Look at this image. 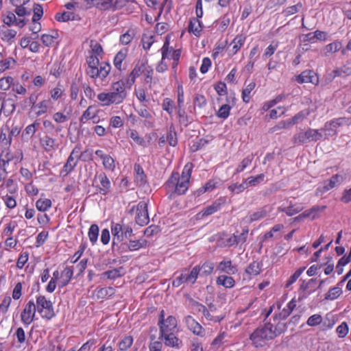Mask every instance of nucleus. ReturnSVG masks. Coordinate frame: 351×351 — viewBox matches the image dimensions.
<instances>
[{
	"mask_svg": "<svg viewBox=\"0 0 351 351\" xmlns=\"http://www.w3.org/2000/svg\"><path fill=\"white\" fill-rule=\"evenodd\" d=\"M265 175L263 174V173L256 176L247 177V179H245L247 187L258 185L259 183H261L265 180Z\"/></svg>",
	"mask_w": 351,
	"mask_h": 351,
	"instance_id": "obj_55",
	"label": "nucleus"
},
{
	"mask_svg": "<svg viewBox=\"0 0 351 351\" xmlns=\"http://www.w3.org/2000/svg\"><path fill=\"white\" fill-rule=\"evenodd\" d=\"M322 136L319 130L308 129L305 132H301L298 134L295 137V143L304 144L308 143V141H317L321 139Z\"/></svg>",
	"mask_w": 351,
	"mask_h": 351,
	"instance_id": "obj_16",
	"label": "nucleus"
},
{
	"mask_svg": "<svg viewBox=\"0 0 351 351\" xmlns=\"http://www.w3.org/2000/svg\"><path fill=\"white\" fill-rule=\"evenodd\" d=\"M56 19L58 22H69V21H77L80 18L78 14L72 12V10H68L63 13H56Z\"/></svg>",
	"mask_w": 351,
	"mask_h": 351,
	"instance_id": "obj_34",
	"label": "nucleus"
},
{
	"mask_svg": "<svg viewBox=\"0 0 351 351\" xmlns=\"http://www.w3.org/2000/svg\"><path fill=\"white\" fill-rule=\"evenodd\" d=\"M232 107L230 105L225 104L222 105L216 113V115L222 118V119H227L230 114Z\"/></svg>",
	"mask_w": 351,
	"mask_h": 351,
	"instance_id": "obj_62",
	"label": "nucleus"
},
{
	"mask_svg": "<svg viewBox=\"0 0 351 351\" xmlns=\"http://www.w3.org/2000/svg\"><path fill=\"white\" fill-rule=\"evenodd\" d=\"M193 168V163L189 162L184 165L181 174L178 171L171 172L165 183V190L171 197L186 194L191 185Z\"/></svg>",
	"mask_w": 351,
	"mask_h": 351,
	"instance_id": "obj_2",
	"label": "nucleus"
},
{
	"mask_svg": "<svg viewBox=\"0 0 351 351\" xmlns=\"http://www.w3.org/2000/svg\"><path fill=\"white\" fill-rule=\"evenodd\" d=\"M343 181V177L341 175H333L330 180L323 182L322 185L317 187L316 190V195H320L324 193L333 189L334 187L338 186Z\"/></svg>",
	"mask_w": 351,
	"mask_h": 351,
	"instance_id": "obj_19",
	"label": "nucleus"
},
{
	"mask_svg": "<svg viewBox=\"0 0 351 351\" xmlns=\"http://www.w3.org/2000/svg\"><path fill=\"white\" fill-rule=\"evenodd\" d=\"M351 121L348 117H341L333 119L329 121H326L324 125V130L327 132L326 134L334 136L337 134L339 127L349 125Z\"/></svg>",
	"mask_w": 351,
	"mask_h": 351,
	"instance_id": "obj_14",
	"label": "nucleus"
},
{
	"mask_svg": "<svg viewBox=\"0 0 351 351\" xmlns=\"http://www.w3.org/2000/svg\"><path fill=\"white\" fill-rule=\"evenodd\" d=\"M263 271V263L259 261H254L246 267L245 272L251 278L252 276H258Z\"/></svg>",
	"mask_w": 351,
	"mask_h": 351,
	"instance_id": "obj_31",
	"label": "nucleus"
},
{
	"mask_svg": "<svg viewBox=\"0 0 351 351\" xmlns=\"http://www.w3.org/2000/svg\"><path fill=\"white\" fill-rule=\"evenodd\" d=\"M39 97V94L36 92L32 93L29 97L23 99L24 106L25 107H30L32 109L35 108Z\"/></svg>",
	"mask_w": 351,
	"mask_h": 351,
	"instance_id": "obj_57",
	"label": "nucleus"
},
{
	"mask_svg": "<svg viewBox=\"0 0 351 351\" xmlns=\"http://www.w3.org/2000/svg\"><path fill=\"white\" fill-rule=\"evenodd\" d=\"M128 48H123L117 52L113 60L115 69L119 70L121 73L125 69L123 64L128 56Z\"/></svg>",
	"mask_w": 351,
	"mask_h": 351,
	"instance_id": "obj_29",
	"label": "nucleus"
},
{
	"mask_svg": "<svg viewBox=\"0 0 351 351\" xmlns=\"http://www.w3.org/2000/svg\"><path fill=\"white\" fill-rule=\"evenodd\" d=\"M12 23H4L0 27V37L3 41H10L15 37L16 31L10 28Z\"/></svg>",
	"mask_w": 351,
	"mask_h": 351,
	"instance_id": "obj_32",
	"label": "nucleus"
},
{
	"mask_svg": "<svg viewBox=\"0 0 351 351\" xmlns=\"http://www.w3.org/2000/svg\"><path fill=\"white\" fill-rule=\"evenodd\" d=\"M144 64L136 65L134 66L129 74L128 78L127 79V85L129 89L132 88L133 84H134L136 79L139 77V76L144 73Z\"/></svg>",
	"mask_w": 351,
	"mask_h": 351,
	"instance_id": "obj_28",
	"label": "nucleus"
},
{
	"mask_svg": "<svg viewBox=\"0 0 351 351\" xmlns=\"http://www.w3.org/2000/svg\"><path fill=\"white\" fill-rule=\"evenodd\" d=\"M147 243V241L145 239H142L141 240L130 241L127 246L130 251H136L145 247Z\"/></svg>",
	"mask_w": 351,
	"mask_h": 351,
	"instance_id": "obj_56",
	"label": "nucleus"
},
{
	"mask_svg": "<svg viewBox=\"0 0 351 351\" xmlns=\"http://www.w3.org/2000/svg\"><path fill=\"white\" fill-rule=\"evenodd\" d=\"M51 98L53 101H58L60 98L62 97L64 95V90L62 89V85L58 84L57 86L51 88L49 92Z\"/></svg>",
	"mask_w": 351,
	"mask_h": 351,
	"instance_id": "obj_63",
	"label": "nucleus"
},
{
	"mask_svg": "<svg viewBox=\"0 0 351 351\" xmlns=\"http://www.w3.org/2000/svg\"><path fill=\"white\" fill-rule=\"evenodd\" d=\"M95 343L96 341L95 339H90L87 340V341L84 343L78 350H76L75 348H72L67 350L66 351H92L93 348L95 345Z\"/></svg>",
	"mask_w": 351,
	"mask_h": 351,
	"instance_id": "obj_64",
	"label": "nucleus"
},
{
	"mask_svg": "<svg viewBox=\"0 0 351 351\" xmlns=\"http://www.w3.org/2000/svg\"><path fill=\"white\" fill-rule=\"evenodd\" d=\"M36 311L39 313L43 319L51 320L56 316L53 303L45 295L36 297Z\"/></svg>",
	"mask_w": 351,
	"mask_h": 351,
	"instance_id": "obj_9",
	"label": "nucleus"
},
{
	"mask_svg": "<svg viewBox=\"0 0 351 351\" xmlns=\"http://www.w3.org/2000/svg\"><path fill=\"white\" fill-rule=\"evenodd\" d=\"M155 36L152 33H144L141 38L143 48L149 50L155 42Z\"/></svg>",
	"mask_w": 351,
	"mask_h": 351,
	"instance_id": "obj_52",
	"label": "nucleus"
},
{
	"mask_svg": "<svg viewBox=\"0 0 351 351\" xmlns=\"http://www.w3.org/2000/svg\"><path fill=\"white\" fill-rule=\"evenodd\" d=\"M60 143L57 138H53L49 134H45L43 137L40 138V145L45 152H54L58 149Z\"/></svg>",
	"mask_w": 351,
	"mask_h": 351,
	"instance_id": "obj_20",
	"label": "nucleus"
},
{
	"mask_svg": "<svg viewBox=\"0 0 351 351\" xmlns=\"http://www.w3.org/2000/svg\"><path fill=\"white\" fill-rule=\"evenodd\" d=\"M127 136L132 139L135 144L138 145H145V141L142 136L140 135L139 132L134 129H129L126 132Z\"/></svg>",
	"mask_w": 351,
	"mask_h": 351,
	"instance_id": "obj_45",
	"label": "nucleus"
},
{
	"mask_svg": "<svg viewBox=\"0 0 351 351\" xmlns=\"http://www.w3.org/2000/svg\"><path fill=\"white\" fill-rule=\"evenodd\" d=\"M5 189H8V191L12 194V193H14L16 191V189L14 186V181L13 180L8 179L5 181H4L2 184L0 185V195L2 194V193H6L5 191Z\"/></svg>",
	"mask_w": 351,
	"mask_h": 351,
	"instance_id": "obj_60",
	"label": "nucleus"
},
{
	"mask_svg": "<svg viewBox=\"0 0 351 351\" xmlns=\"http://www.w3.org/2000/svg\"><path fill=\"white\" fill-rule=\"evenodd\" d=\"M136 3L135 0H114L109 5H111L114 10H122L125 12L132 13Z\"/></svg>",
	"mask_w": 351,
	"mask_h": 351,
	"instance_id": "obj_25",
	"label": "nucleus"
},
{
	"mask_svg": "<svg viewBox=\"0 0 351 351\" xmlns=\"http://www.w3.org/2000/svg\"><path fill=\"white\" fill-rule=\"evenodd\" d=\"M87 68L86 74L93 79L99 78L104 80L110 73L111 65L108 62H101L99 63V57L90 55L86 58Z\"/></svg>",
	"mask_w": 351,
	"mask_h": 351,
	"instance_id": "obj_5",
	"label": "nucleus"
},
{
	"mask_svg": "<svg viewBox=\"0 0 351 351\" xmlns=\"http://www.w3.org/2000/svg\"><path fill=\"white\" fill-rule=\"evenodd\" d=\"M71 116V112H56L53 114L52 119L57 124H63V123L67 122Z\"/></svg>",
	"mask_w": 351,
	"mask_h": 351,
	"instance_id": "obj_48",
	"label": "nucleus"
},
{
	"mask_svg": "<svg viewBox=\"0 0 351 351\" xmlns=\"http://www.w3.org/2000/svg\"><path fill=\"white\" fill-rule=\"evenodd\" d=\"M58 37V32L56 30H51L48 33L43 34L41 36L40 40L45 46L50 47L56 42Z\"/></svg>",
	"mask_w": 351,
	"mask_h": 351,
	"instance_id": "obj_35",
	"label": "nucleus"
},
{
	"mask_svg": "<svg viewBox=\"0 0 351 351\" xmlns=\"http://www.w3.org/2000/svg\"><path fill=\"white\" fill-rule=\"evenodd\" d=\"M336 332L339 338L343 339L349 333V326L346 322H342L336 329Z\"/></svg>",
	"mask_w": 351,
	"mask_h": 351,
	"instance_id": "obj_59",
	"label": "nucleus"
},
{
	"mask_svg": "<svg viewBox=\"0 0 351 351\" xmlns=\"http://www.w3.org/2000/svg\"><path fill=\"white\" fill-rule=\"evenodd\" d=\"M17 227L18 224L16 221H12V219H10L8 222L5 223L1 232L2 238L13 235V233Z\"/></svg>",
	"mask_w": 351,
	"mask_h": 351,
	"instance_id": "obj_41",
	"label": "nucleus"
},
{
	"mask_svg": "<svg viewBox=\"0 0 351 351\" xmlns=\"http://www.w3.org/2000/svg\"><path fill=\"white\" fill-rule=\"evenodd\" d=\"M278 210L280 212L286 213L288 216H292L295 214H298L303 210L302 206L298 205V204H289L287 208H278Z\"/></svg>",
	"mask_w": 351,
	"mask_h": 351,
	"instance_id": "obj_43",
	"label": "nucleus"
},
{
	"mask_svg": "<svg viewBox=\"0 0 351 351\" xmlns=\"http://www.w3.org/2000/svg\"><path fill=\"white\" fill-rule=\"evenodd\" d=\"M36 313V307L33 300L28 301L23 306V310L21 312L20 318L25 326H28L32 324L35 319Z\"/></svg>",
	"mask_w": 351,
	"mask_h": 351,
	"instance_id": "obj_13",
	"label": "nucleus"
},
{
	"mask_svg": "<svg viewBox=\"0 0 351 351\" xmlns=\"http://www.w3.org/2000/svg\"><path fill=\"white\" fill-rule=\"evenodd\" d=\"M227 204V199L224 196L215 199L212 204L207 206L206 208L202 209V210L197 213V216L199 218L206 217V216L210 215L215 213L218 212L221 209L222 206Z\"/></svg>",
	"mask_w": 351,
	"mask_h": 351,
	"instance_id": "obj_17",
	"label": "nucleus"
},
{
	"mask_svg": "<svg viewBox=\"0 0 351 351\" xmlns=\"http://www.w3.org/2000/svg\"><path fill=\"white\" fill-rule=\"evenodd\" d=\"M36 208L40 213H46L52 208V200L49 198H40L36 202Z\"/></svg>",
	"mask_w": 351,
	"mask_h": 351,
	"instance_id": "obj_38",
	"label": "nucleus"
},
{
	"mask_svg": "<svg viewBox=\"0 0 351 351\" xmlns=\"http://www.w3.org/2000/svg\"><path fill=\"white\" fill-rule=\"evenodd\" d=\"M0 197L4 201V204L9 209H13L16 206V199L12 195L2 193Z\"/></svg>",
	"mask_w": 351,
	"mask_h": 351,
	"instance_id": "obj_58",
	"label": "nucleus"
},
{
	"mask_svg": "<svg viewBox=\"0 0 351 351\" xmlns=\"http://www.w3.org/2000/svg\"><path fill=\"white\" fill-rule=\"evenodd\" d=\"M246 41V37L242 34H239L235 36L234 40L230 45V55L234 56L239 52L241 47H243Z\"/></svg>",
	"mask_w": 351,
	"mask_h": 351,
	"instance_id": "obj_27",
	"label": "nucleus"
},
{
	"mask_svg": "<svg viewBox=\"0 0 351 351\" xmlns=\"http://www.w3.org/2000/svg\"><path fill=\"white\" fill-rule=\"evenodd\" d=\"M134 343V338L132 335H125L121 339V341L118 343V347L119 350L123 351L127 350L128 348H131L132 343Z\"/></svg>",
	"mask_w": 351,
	"mask_h": 351,
	"instance_id": "obj_54",
	"label": "nucleus"
},
{
	"mask_svg": "<svg viewBox=\"0 0 351 351\" xmlns=\"http://www.w3.org/2000/svg\"><path fill=\"white\" fill-rule=\"evenodd\" d=\"M295 80L299 84L311 83L314 85L319 84L318 75L312 69H306L295 76Z\"/></svg>",
	"mask_w": 351,
	"mask_h": 351,
	"instance_id": "obj_21",
	"label": "nucleus"
},
{
	"mask_svg": "<svg viewBox=\"0 0 351 351\" xmlns=\"http://www.w3.org/2000/svg\"><path fill=\"white\" fill-rule=\"evenodd\" d=\"M95 154L101 159L103 167L107 171H114L116 169V162L110 154H105L102 149H97Z\"/></svg>",
	"mask_w": 351,
	"mask_h": 351,
	"instance_id": "obj_26",
	"label": "nucleus"
},
{
	"mask_svg": "<svg viewBox=\"0 0 351 351\" xmlns=\"http://www.w3.org/2000/svg\"><path fill=\"white\" fill-rule=\"evenodd\" d=\"M81 148L82 145L80 144H77L75 145L71 153L69 154L66 162L62 167V169L60 171L62 175L67 176L68 173L72 172V171H73L76 167L78 161H80L78 155L80 153Z\"/></svg>",
	"mask_w": 351,
	"mask_h": 351,
	"instance_id": "obj_11",
	"label": "nucleus"
},
{
	"mask_svg": "<svg viewBox=\"0 0 351 351\" xmlns=\"http://www.w3.org/2000/svg\"><path fill=\"white\" fill-rule=\"evenodd\" d=\"M135 222L141 226H145L149 222L147 204L145 201H140L136 205Z\"/></svg>",
	"mask_w": 351,
	"mask_h": 351,
	"instance_id": "obj_15",
	"label": "nucleus"
},
{
	"mask_svg": "<svg viewBox=\"0 0 351 351\" xmlns=\"http://www.w3.org/2000/svg\"><path fill=\"white\" fill-rule=\"evenodd\" d=\"M126 274V270L123 266H119L118 268L107 270L102 274L104 278H106L110 280H114L116 278H121Z\"/></svg>",
	"mask_w": 351,
	"mask_h": 351,
	"instance_id": "obj_33",
	"label": "nucleus"
},
{
	"mask_svg": "<svg viewBox=\"0 0 351 351\" xmlns=\"http://www.w3.org/2000/svg\"><path fill=\"white\" fill-rule=\"evenodd\" d=\"M0 143L4 147H10L12 144L10 135L9 134V126H2L0 130Z\"/></svg>",
	"mask_w": 351,
	"mask_h": 351,
	"instance_id": "obj_36",
	"label": "nucleus"
},
{
	"mask_svg": "<svg viewBox=\"0 0 351 351\" xmlns=\"http://www.w3.org/2000/svg\"><path fill=\"white\" fill-rule=\"evenodd\" d=\"M183 321L186 324V328L192 332L193 334L200 337L205 335V330L193 316L186 315L184 317Z\"/></svg>",
	"mask_w": 351,
	"mask_h": 351,
	"instance_id": "obj_22",
	"label": "nucleus"
},
{
	"mask_svg": "<svg viewBox=\"0 0 351 351\" xmlns=\"http://www.w3.org/2000/svg\"><path fill=\"white\" fill-rule=\"evenodd\" d=\"M128 84L123 80L113 82L110 86V92L99 93L97 99L102 106L120 105L128 97Z\"/></svg>",
	"mask_w": 351,
	"mask_h": 351,
	"instance_id": "obj_4",
	"label": "nucleus"
},
{
	"mask_svg": "<svg viewBox=\"0 0 351 351\" xmlns=\"http://www.w3.org/2000/svg\"><path fill=\"white\" fill-rule=\"evenodd\" d=\"M316 279H309L307 282H303L300 288V292L299 293L298 300L302 301L303 299L306 298L313 291H308V288L311 284L315 282Z\"/></svg>",
	"mask_w": 351,
	"mask_h": 351,
	"instance_id": "obj_46",
	"label": "nucleus"
},
{
	"mask_svg": "<svg viewBox=\"0 0 351 351\" xmlns=\"http://www.w3.org/2000/svg\"><path fill=\"white\" fill-rule=\"evenodd\" d=\"M159 335L167 347L179 349L182 347V340L178 337L179 333L178 322L175 316L165 317V311L158 315Z\"/></svg>",
	"mask_w": 351,
	"mask_h": 351,
	"instance_id": "obj_1",
	"label": "nucleus"
},
{
	"mask_svg": "<svg viewBox=\"0 0 351 351\" xmlns=\"http://www.w3.org/2000/svg\"><path fill=\"white\" fill-rule=\"evenodd\" d=\"M342 294L341 287H334L328 289L325 295V299L335 300L338 298Z\"/></svg>",
	"mask_w": 351,
	"mask_h": 351,
	"instance_id": "obj_61",
	"label": "nucleus"
},
{
	"mask_svg": "<svg viewBox=\"0 0 351 351\" xmlns=\"http://www.w3.org/2000/svg\"><path fill=\"white\" fill-rule=\"evenodd\" d=\"M135 182L139 186H143L147 182V176L142 167L138 163L134 165Z\"/></svg>",
	"mask_w": 351,
	"mask_h": 351,
	"instance_id": "obj_37",
	"label": "nucleus"
},
{
	"mask_svg": "<svg viewBox=\"0 0 351 351\" xmlns=\"http://www.w3.org/2000/svg\"><path fill=\"white\" fill-rule=\"evenodd\" d=\"M99 234V228L97 224H91L88 231V237L92 245H95Z\"/></svg>",
	"mask_w": 351,
	"mask_h": 351,
	"instance_id": "obj_51",
	"label": "nucleus"
},
{
	"mask_svg": "<svg viewBox=\"0 0 351 351\" xmlns=\"http://www.w3.org/2000/svg\"><path fill=\"white\" fill-rule=\"evenodd\" d=\"M132 228L128 224L124 223L123 221L119 223H111V233L112 236V246L118 245L132 235Z\"/></svg>",
	"mask_w": 351,
	"mask_h": 351,
	"instance_id": "obj_8",
	"label": "nucleus"
},
{
	"mask_svg": "<svg viewBox=\"0 0 351 351\" xmlns=\"http://www.w3.org/2000/svg\"><path fill=\"white\" fill-rule=\"evenodd\" d=\"M73 275V269L71 266H66L61 271L56 269L47 285L46 291L53 293L55 291L57 285L59 288L66 287L72 280Z\"/></svg>",
	"mask_w": 351,
	"mask_h": 351,
	"instance_id": "obj_6",
	"label": "nucleus"
},
{
	"mask_svg": "<svg viewBox=\"0 0 351 351\" xmlns=\"http://www.w3.org/2000/svg\"><path fill=\"white\" fill-rule=\"evenodd\" d=\"M101 112L97 105L88 106L80 117V124L84 125L88 121H91L93 124H97L100 121L99 114Z\"/></svg>",
	"mask_w": 351,
	"mask_h": 351,
	"instance_id": "obj_12",
	"label": "nucleus"
},
{
	"mask_svg": "<svg viewBox=\"0 0 351 351\" xmlns=\"http://www.w3.org/2000/svg\"><path fill=\"white\" fill-rule=\"evenodd\" d=\"M99 182L95 185L99 194L106 195L111 190V182L105 173H100L95 176V182Z\"/></svg>",
	"mask_w": 351,
	"mask_h": 351,
	"instance_id": "obj_18",
	"label": "nucleus"
},
{
	"mask_svg": "<svg viewBox=\"0 0 351 351\" xmlns=\"http://www.w3.org/2000/svg\"><path fill=\"white\" fill-rule=\"evenodd\" d=\"M326 208V205H314L312 208L305 210L304 212L298 215V217L295 218V220H300L304 218H311V219H317L319 217V214L324 212Z\"/></svg>",
	"mask_w": 351,
	"mask_h": 351,
	"instance_id": "obj_23",
	"label": "nucleus"
},
{
	"mask_svg": "<svg viewBox=\"0 0 351 351\" xmlns=\"http://www.w3.org/2000/svg\"><path fill=\"white\" fill-rule=\"evenodd\" d=\"M136 34V30L134 28H130L123 33L119 38V41L122 45H127L131 43Z\"/></svg>",
	"mask_w": 351,
	"mask_h": 351,
	"instance_id": "obj_53",
	"label": "nucleus"
},
{
	"mask_svg": "<svg viewBox=\"0 0 351 351\" xmlns=\"http://www.w3.org/2000/svg\"><path fill=\"white\" fill-rule=\"evenodd\" d=\"M171 34H167L165 36V39L162 46L160 48L161 55L162 60H168L171 61V68L176 73L177 68L181 56V49H175L173 47L170 46L171 43Z\"/></svg>",
	"mask_w": 351,
	"mask_h": 351,
	"instance_id": "obj_7",
	"label": "nucleus"
},
{
	"mask_svg": "<svg viewBox=\"0 0 351 351\" xmlns=\"http://www.w3.org/2000/svg\"><path fill=\"white\" fill-rule=\"evenodd\" d=\"M162 110L167 112V114L170 117L173 115L176 106L173 99L171 97H165L163 99L161 104Z\"/></svg>",
	"mask_w": 351,
	"mask_h": 351,
	"instance_id": "obj_39",
	"label": "nucleus"
},
{
	"mask_svg": "<svg viewBox=\"0 0 351 351\" xmlns=\"http://www.w3.org/2000/svg\"><path fill=\"white\" fill-rule=\"evenodd\" d=\"M256 87L254 82H250L246 85L245 88L243 89L241 93L242 101L245 103H249L251 99V93Z\"/></svg>",
	"mask_w": 351,
	"mask_h": 351,
	"instance_id": "obj_50",
	"label": "nucleus"
},
{
	"mask_svg": "<svg viewBox=\"0 0 351 351\" xmlns=\"http://www.w3.org/2000/svg\"><path fill=\"white\" fill-rule=\"evenodd\" d=\"M196 269L197 278L199 276H208L213 273L215 269V263L211 261H205L194 266Z\"/></svg>",
	"mask_w": 351,
	"mask_h": 351,
	"instance_id": "obj_24",
	"label": "nucleus"
},
{
	"mask_svg": "<svg viewBox=\"0 0 351 351\" xmlns=\"http://www.w3.org/2000/svg\"><path fill=\"white\" fill-rule=\"evenodd\" d=\"M49 100L44 99V100L36 104L34 110L35 111L37 117L43 115L49 111Z\"/></svg>",
	"mask_w": 351,
	"mask_h": 351,
	"instance_id": "obj_49",
	"label": "nucleus"
},
{
	"mask_svg": "<svg viewBox=\"0 0 351 351\" xmlns=\"http://www.w3.org/2000/svg\"><path fill=\"white\" fill-rule=\"evenodd\" d=\"M341 46V42L336 40L326 45L322 50V52L325 56H328L339 51Z\"/></svg>",
	"mask_w": 351,
	"mask_h": 351,
	"instance_id": "obj_42",
	"label": "nucleus"
},
{
	"mask_svg": "<svg viewBox=\"0 0 351 351\" xmlns=\"http://www.w3.org/2000/svg\"><path fill=\"white\" fill-rule=\"evenodd\" d=\"M196 269L193 267L191 269L183 268L179 272L178 276L173 278L172 286L179 287L184 283L195 284L197 280Z\"/></svg>",
	"mask_w": 351,
	"mask_h": 351,
	"instance_id": "obj_10",
	"label": "nucleus"
},
{
	"mask_svg": "<svg viewBox=\"0 0 351 351\" xmlns=\"http://www.w3.org/2000/svg\"><path fill=\"white\" fill-rule=\"evenodd\" d=\"M285 324L278 322L276 325L266 322L262 326L253 330L250 335V340L252 346L256 348H263L267 345L268 341L274 339L281 335L285 330Z\"/></svg>",
	"mask_w": 351,
	"mask_h": 351,
	"instance_id": "obj_3",
	"label": "nucleus"
},
{
	"mask_svg": "<svg viewBox=\"0 0 351 351\" xmlns=\"http://www.w3.org/2000/svg\"><path fill=\"white\" fill-rule=\"evenodd\" d=\"M303 5L302 3H298L295 5H290L289 7L283 10L280 15L282 16L283 18H288L290 16L293 15L294 14H297L302 10Z\"/></svg>",
	"mask_w": 351,
	"mask_h": 351,
	"instance_id": "obj_44",
	"label": "nucleus"
},
{
	"mask_svg": "<svg viewBox=\"0 0 351 351\" xmlns=\"http://www.w3.org/2000/svg\"><path fill=\"white\" fill-rule=\"evenodd\" d=\"M216 283L218 285H222L225 288H232L235 285L234 278L231 276L228 275H220L216 280Z\"/></svg>",
	"mask_w": 351,
	"mask_h": 351,
	"instance_id": "obj_40",
	"label": "nucleus"
},
{
	"mask_svg": "<svg viewBox=\"0 0 351 351\" xmlns=\"http://www.w3.org/2000/svg\"><path fill=\"white\" fill-rule=\"evenodd\" d=\"M177 119L180 124L187 126L191 122L183 107H176Z\"/></svg>",
	"mask_w": 351,
	"mask_h": 351,
	"instance_id": "obj_47",
	"label": "nucleus"
},
{
	"mask_svg": "<svg viewBox=\"0 0 351 351\" xmlns=\"http://www.w3.org/2000/svg\"><path fill=\"white\" fill-rule=\"evenodd\" d=\"M219 272L226 273L229 275L237 273V266L233 265L231 260H223L218 265Z\"/></svg>",
	"mask_w": 351,
	"mask_h": 351,
	"instance_id": "obj_30",
	"label": "nucleus"
}]
</instances>
